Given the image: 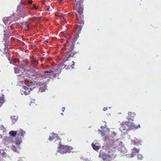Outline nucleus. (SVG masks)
<instances>
[{
  "instance_id": "f257e3e1",
  "label": "nucleus",
  "mask_w": 161,
  "mask_h": 161,
  "mask_svg": "<svg viewBox=\"0 0 161 161\" xmlns=\"http://www.w3.org/2000/svg\"><path fill=\"white\" fill-rule=\"evenodd\" d=\"M76 54V53L73 52H71V53L68 55V57L65 59L64 61L65 64L63 65H64V68H65L66 69H69L72 67V65H74L75 62L74 61H72V63H73L72 64H68L67 62L69 60H70V58L75 57V55Z\"/></svg>"
},
{
  "instance_id": "f03ea898",
  "label": "nucleus",
  "mask_w": 161,
  "mask_h": 161,
  "mask_svg": "<svg viewBox=\"0 0 161 161\" xmlns=\"http://www.w3.org/2000/svg\"><path fill=\"white\" fill-rule=\"evenodd\" d=\"M58 147V152L62 154L66 153H70L73 148L70 146L59 145Z\"/></svg>"
},
{
  "instance_id": "7ed1b4c3",
  "label": "nucleus",
  "mask_w": 161,
  "mask_h": 161,
  "mask_svg": "<svg viewBox=\"0 0 161 161\" xmlns=\"http://www.w3.org/2000/svg\"><path fill=\"white\" fill-rule=\"evenodd\" d=\"M43 73L44 74L43 75V77L44 79L46 80L43 81L44 83H46L48 81L51 76L54 77H55L56 76V74L54 73L53 71L51 70L49 71H45Z\"/></svg>"
},
{
  "instance_id": "20e7f679",
  "label": "nucleus",
  "mask_w": 161,
  "mask_h": 161,
  "mask_svg": "<svg viewBox=\"0 0 161 161\" xmlns=\"http://www.w3.org/2000/svg\"><path fill=\"white\" fill-rule=\"evenodd\" d=\"M110 154L106 155L105 153H102L101 154H100V157L104 161H106L109 160V159H110L111 158H114L116 157V155L115 154H113L112 155H111V154L110 153Z\"/></svg>"
},
{
  "instance_id": "39448f33",
  "label": "nucleus",
  "mask_w": 161,
  "mask_h": 161,
  "mask_svg": "<svg viewBox=\"0 0 161 161\" xmlns=\"http://www.w3.org/2000/svg\"><path fill=\"white\" fill-rule=\"evenodd\" d=\"M17 12L18 14L25 16L28 14L26 9L23 6H18L17 8Z\"/></svg>"
},
{
  "instance_id": "423d86ee",
  "label": "nucleus",
  "mask_w": 161,
  "mask_h": 161,
  "mask_svg": "<svg viewBox=\"0 0 161 161\" xmlns=\"http://www.w3.org/2000/svg\"><path fill=\"white\" fill-rule=\"evenodd\" d=\"M76 17L77 23L79 24V25H78V26L80 27V29H81V27L83 26L84 24L83 17L82 16L79 17L78 15L76 16Z\"/></svg>"
},
{
  "instance_id": "0eeeda50",
  "label": "nucleus",
  "mask_w": 161,
  "mask_h": 161,
  "mask_svg": "<svg viewBox=\"0 0 161 161\" xmlns=\"http://www.w3.org/2000/svg\"><path fill=\"white\" fill-rule=\"evenodd\" d=\"M128 122V125L129 128V130H135L140 128V125H135L132 122H130L129 121Z\"/></svg>"
},
{
  "instance_id": "6e6552de",
  "label": "nucleus",
  "mask_w": 161,
  "mask_h": 161,
  "mask_svg": "<svg viewBox=\"0 0 161 161\" xmlns=\"http://www.w3.org/2000/svg\"><path fill=\"white\" fill-rule=\"evenodd\" d=\"M121 130H129V128L128 125V122H122L121 124V127L120 128Z\"/></svg>"
},
{
  "instance_id": "1a4fd4ad",
  "label": "nucleus",
  "mask_w": 161,
  "mask_h": 161,
  "mask_svg": "<svg viewBox=\"0 0 161 161\" xmlns=\"http://www.w3.org/2000/svg\"><path fill=\"white\" fill-rule=\"evenodd\" d=\"M73 47L71 45H66L64 47V48H62V50L63 51H65V49H66V50H68L66 52V53H68L69 55L71 53L70 51L72 49Z\"/></svg>"
},
{
  "instance_id": "9d476101",
  "label": "nucleus",
  "mask_w": 161,
  "mask_h": 161,
  "mask_svg": "<svg viewBox=\"0 0 161 161\" xmlns=\"http://www.w3.org/2000/svg\"><path fill=\"white\" fill-rule=\"evenodd\" d=\"M22 88L24 90H23L22 91V94H24L25 95H26L30 93V92L31 91V90L29 88L25 86H23Z\"/></svg>"
},
{
  "instance_id": "9b49d317",
  "label": "nucleus",
  "mask_w": 161,
  "mask_h": 161,
  "mask_svg": "<svg viewBox=\"0 0 161 161\" xmlns=\"http://www.w3.org/2000/svg\"><path fill=\"white\" fill-rule=\"evenodd\" d=\"M135 115L136 114L134 113L129 112H128V116L127 118L128 119H131L133 120Z\"/></svg>"
},
{
  "instance_id": "f8f14e48",
  "label": "nucleus",
  "mask_w": 161,
  "mask_h": 161,
  "mask_svg": "<svg viewBox=\"0 0 161 161\" xmlns=\"http://www.w3.org/2000/svg\"><path fill=\"white\" fill-rule=\"evenodd\" d=\"M139 149H137L136 148L134 147L132 149L131 153V157H132L136 155L137 153H138L139 152Z\"/></svg>"
},
{
  "instance_id": "ddd939ff",
  "label": "nucleus",
  "mask_w": 161,
  "mask_h": 161,
  "mask_svg": "<svg viewBox=\"0 0 161 161\" xmlns=\"http://www.w3.org/2000/svg\"><path fill=\"white\" fill-rule=\"evenodd\" d=\"M120 142L118 141H114L113 142L112 144V147L114 149L118 148Z\"/></svg>"
},
{
  "instance_id": "4468645a",
  "label": "nucleus",
  "mask_w": 161,
  "mask_h": 161,
  "mask_svg": "<svg viewBox=\"0 0 161 161\" xmlns=\"http://www.w3.org/2000/svg\"><path fill=\"white\" fill-rule=\"evenodd\" d=\"M22 142V138L20 137H19V136H18L16 138L15 140V143L16 144L18 145H19Z\"/></svg>"
},
{
  "instance_id": "2eb2a0df",
  "label": "nucleus",
  "mask_w": 161,
  "mask_h": 161,
  "mask_svg": "<svg viewBox=\"0 0 161 161\" xmlns=\"http://www.w3.org/2000/svg\"><path fill=\"white\" fill-rule=\"evenodd\" d=\"M4 52L7 56H9L10 55L9 48L8 47H5L4 49Z\"/></svg>"
},
{
  "instance_id": "dca6fc26",
  "label": "nucleus",
  "mask_w": 161,
  "mask_h": 161,
  "mask_svg": "<svg viewBox=\"0 0 161 161\" xmlns=\"http://www.w3.org/2000/svg\"><path fill=\"white\" fill-rule=\"evenodd\" d=\"M18 132V136H19V135H20L22 137H24L26 133L22 129H20Z\"/></svg>"
},
{
  "instance_id": "f3484780",
  "label": "nucleus",
  "mask_w": 161,
  "mask_h": 161,
  "mask_svg": "<svg viewBox=\"0 0 161 161\" xmlns=\"http://www.w3.org/2000/svg\"><path fill=\"white\" fill-rule=\"evenodd\" d=\"M17 131H14V130H11L9 132V134L10 135V136H13V137H15L16 135L17 134Z\"/></svg>"
},
{
  "instance_id": "a211bd4d",
  "label": "nucleus",
  "mask_w": 161,
  "mask_h": 161,
  "mask_svg": "<svg viewBox=\"0 0 161 161\" xmlns=\"http://www.w3.org/2000/svg\"><path fill=\"white\" fill-rule=\"evenodd\" d=\"M3 21L6 25H8L11 23V22L9 20V19L8 18H4L3 20Z\"/></svg>"
},
{
  "instance_id": "6ab92c4d",
  "label": "nucleus",
  "mask_w": 161,
  "mask_h": 161,
  "mask_svg": "<svg viewBox=\"0 0 161 161\" xmlns=\"http://www.w3.org/2000/svg\"><path fill=\"white\" fill-rule=\"evenodd\" d=\"M78 14L76 15V16L78 15L79 17L80 16H81V14L83 13V9L82 7H80L78 8Z\"/></svg>"
},
{
  "instance_id": "aec40b11",
  "label": "nucleus",
  "mask_w": 161,
  "mask_h": 161,
  "mask_svg": "<svg viewBox=\"0 0 161 161\" xmlns=\"http://www.w3.org/2000/svg\"><path fill=\"white\" fill-rule=\"evenodd\" d=\"M131 142L134 145H136L140 143V141L137 139H135L131 141Z\"/></svg>"
},
{
  "instance_id": "412c9836",
  "label": "nucleus",
  "mask_w": 161,
  "mask_h": 161,
  "mask_svg": "<svg viewBox=\"0 0 161 161\" xmlns=\"http://www.w3.org/2000/svg\"><path fill=\"white\" fill-rule=\"evenodd\" d=\"M92 146L93 148L95 150H97L99 149V147H98V146L96 145L93 143L92 144Z\"/></svg>"
},
{
  "instance_id": "4be33fe9",
  "label": "nucleus",
  "mask_w": 161,
  "mask_h": 161,
  "mask_svg": "<svg viewBox=\"0 0 161 161\" xmlns=\"http://www.w3.org/2000/svg\"><path fill=\"white\" fill-rule=\"evenodd\" d=\"M14 70L15 71V72L16 74L19 73H20V70L18 68H14Z\"/></svg>"
},
{
  "instance_id": "5701e85b",
  "label": "nucleus",
  "mask_w": 161,
  "mask_h": 161,
  "mask_svg": "<svg viewBox=\"0 0 161 161\" xmlns=\"http://www.w3.org/2000/svg\"><path fill=\"white\" fill-rule=\"evenodd\" d=\"M137 157L138 159L139 160H142L143 158V156L141 154H138Z\"/></svg>"
},
{
  "instance_id": "b1692460",
  "label": "nucleus",
  "mask_w": 161,
  "mask_h": 161,
  "mask_svg": "<svg viewBox=\"0 0 161 161\" xmlns=\"http://www.w3.org/2000/svg\"><path fill=\"white\" fill-rule=\"evenodd\" d=\"M54 134H53V135L51 136H50L48 138V140L50 141H51L52 140H53L55 138V136H54Z\"/></svg>"
},
{
  "instance_id": "393cba45",
  "label": "nucleus",
  "mask_w": 161,
  "mask_h": 161,
  "mask_svg": "<svg viewBox=\"0 0 161 161\" xmlns=\"http://www.w3.org/2000/svg\"><path fill=\"white\" fill-rule=\"evenodd\" d=\"M12 148L14 151L15 152L17 151V147L15 146H12Z\"/></svg>"
},
{
  "instance_id": "a878e982",
  "label": "nucleus",
  "mask_w": 161,
  "mask_h": 161,
  "mask_svg": "<svg viewBox=\"0 0 161 161\" xmlns=\"http://www.w3.org/2000/svg\"><path fill=\"white\" fill-rule=\"evenodd\" d=\"M66 18V16L65 15H63L61 17V19H63L65 21Z\"/></svg>"
},
{
  "instance_id": "bb28decb",
  "label": "nucleus",
  "mask_w": 161,
  "mask_h": 161,
  "mask_svg": "<svg viewBox=\"0 0 161 161\" xmlns=\"http://www.w3.org/2000/svg\"><path fill=\"white\" fill-rule=\"evenodd\" d=\"M36 19V18L34 17H33V18H30L29 19V20H31L32 21H35V20Z\"/></svg>"
},
{
  "instance_id": "cd10ccee",
  "label": "nucleus",
  "mask_w": 161,
  "mask_h": 161,
  "mask_svg": "<svg viewBox=\"0 0 161 161\" xmlns=\"http://www.w3.org/2000/svg\"><path fill=\"white\" fill-rule=\"evenodd\" d=\"M21 3L22 4H26L25 1V0H21Z\"/></svg>"
},
{
  "instance_id": "c85d7f7f",
  "label": "nucleus",
  "mask_w": 161,
  "mask_h": 161,
  "mask_svg": "<svg viewBox=\"0 0 161 161\" xmlns=\"http://www.w3.org/2000/svg\"><path fill=\"white\" fill-rule=\"evenodd\" d=\"M32 8H35L36 10H37L38 8L36 7L35 5H34L33 7Z\"/></svg>"
},
{
  "instance_id": "c756f323",
  "label": "nucleus",
  "mask_w": 161,
  "mask_h": 161,
  "mask_svg": "<svg viewBox=\"0 0 161 161\" xmlns=\"http://www.w3.org/2000/svg\"><path fill=\"white\" fill-rule=\"evenodd\" d=\"M33 2L32 1H31H31H28V3L29 4H31Z\"/></svg>"
},
{
  "instance_id": "7c9ffc66",
  "label": "nucleus",
  "mask_w": 161,
  "mask_h": 161,
  "mask_svg": "<svg viewBox=\"0 0 161 161\" xmlns=\"http://www.w3.org/2000/svg\"><path fill=\"white\" fill-rule=\"evenodd\" d=\"M107 110V108H104L103 109V110L104 111H105Z\"/></svg>"
},
{
  "instance_id": "2f4dec72",
  "label": "nucleus",
  "mask_w": 161,
  "mask_h": 161,
  "mask_svg": "<svg viewBox=\"0 0 161 161\" xmlns=\"http://www.w3.org/2000/svg\"><path fill=\"white\" fill-rule=\"evenodd\" d=\"M65 110V108L64 107H63L62 108V111L64 112Z\"/></svg>"
},
{
  "instance_id": "473e14b6",
  "label": "nucleus",
  "mask_w": 161,
  "mask_h": 161,
  "mask_svg": "<svg viewBox=\"0 0 161 161\" xmlns=\"http://www.w3.org/2000/svg\"><path fill=\"white\" fill-rule=\"evenodd\" d=\"M45 1H42V3L43 4H45Z\"/></svg>"
},
{
  "instance_id": "72a5a7b5",
  "label": "nucleus",
  "mask_w": 161,
  "mask_h": 161,
  "mask_svg": "<svg viewBox=\"0 0 161 161\" xmlns=\"http://www.w3.org/2000/svg\"><path fill=\"white\" fill-rule=\"evenodd\" d=\"M26 72H27V73H30V71H29V70L27 71Z\"/></svg>"
},
{
  "instance_id": "f704fd0d",
  "label": "nucleus",
  "mask_w": 161,
  "mask_h": 161,
  "mask_svg": "<svg viewBox=\"0 0 161 161\" xmlns=\"http://www.w3.org/2000/svg\"><path fill=\"white\" fill-rule=\"evenodd\" d=\"M26 25H27V27L28 28V25L27 24H26Z\"/></svg>"
},
{
  "instance_id": "c9c22d12",
  "label": "nucleus",
  "mask_w": 161,
  "mask_h": 161,
  "mask_svg": "<svg viewBox=\"0 0 161 161\" xmlns=\"http://www.w3.org/2000/svg\"><path fill=\"white\" fill-rule=\"evenodd\" d=\"M61 114H62V115H63V114L62 113H61Z\"/></svg>"
},
{
  "instance_id": "e433bc0d",
  "label": "nucleus",
  "mask_w": 161,
  "mask_h": 161,
  "mask_svg": "<svg viewBox=\"0 0 161 161\" xmlns=\"http://www.w3.org/2000/svg\"><path fill=\"white\" fill-rule=\"evenodd\" d=\"M25 69H24V70H23V72H24L25 71Z\"/></svg>"
},
{
  "instance_id": "4c0bfd02",
  "label": "nucleus",
  "mask_w": 161,
  "mask_h": 161,
  "mask_svg": "<svg viewBox=\"0 0 161 161\" xmlns=\"http://www.w3.org/2000/svg\"><path fill=\"white\" fill-rule=\"evenodd\" d=\"M63 0H59V1H60V2H62V1Z\"/></svg>"
},
{
  "instance_id": "58836bf2",
  "label": "nucleus",
  "mask_w": 161,
  "mask_h": 161,
  "mask_svg": "<svg viewBox=\"0 0 161 161\" xmlns=\"http://www.w3.org/2000/svg\"><path fill=\"white\" fill-rule=\"evenodd\" d=\"M35 59H36V58H34V61H35Z\"/></svg>"
},
{
  "instance_id": "ea45409f",
  "label": "nucleus",
  "mask_w": 161,
  "mask_h": 161,
  "mask_svg": "<svg viewBox=\"0 0 161 161\" xmlns=\"http://www.w3.org/2000/svg\"><path fill=\"white\" fill-rule=\"evenodd\" d=\"M46 42H48V41H47V40H46Z\"/></svg>"
},
{
  "instance_id": "a19ab883",
  "label": "nucleus",
  "mask_w": 161,
  "mask_h": 161,
  "mask_svg": "<svg viewBox=\"0 0 161 161\" xmlns=\"http://www.w3.org/2000/svg\"><path fill=\"white\" fill-rule=\"evenodd\" d=\"M27 76H29V75H27Z\"/></svg>"
},
{
  "instance_id": "79ce46f5",
  "label": "nucleus",
  "mask_w": 161,
  "mask_h": 161,
  "mask_svg": "<svg viewBox=\"0 0 161 161\" xmlns=\"http://www.w3.org/2000/svg\"><path fill=\"white\" fill-rule=\"evenodd\" d=\"M21 73H23L24 72H21Z\"/></svg>"
},
{
  "instance_id": "37998d69",
  "label": "nucleus",
  "mask_w": 161,
  "mask_h": 161,
  "mask_svg": "<svg viewBox=\"0 0 161 161\" xmlns=\"http://www.w3.org/2000/svg\"><path fill=\"white\" fill-rule=\"evenodd\" d=\"M0 99H2V98H0Z\"/></svg>"
},
{
  "instance_id": "c03bdc74",
  "label": "nucleus",
  "mask_w": 161,
  "mask_h": 161,
  "mask_svg": "<svg viewBox=\"0 0 161 161\" xmlns=\"http://www.w3.org/2000/svg\"><path fill=\"white\" fill-rule=\"evenodd\" d=\"M106 161H108L106 160ZM108 161H110V160H108Z\"/></svg>"
}]
</instances>
